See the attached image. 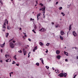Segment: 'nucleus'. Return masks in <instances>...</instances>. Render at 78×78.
Returning <instances> with one entry per match:
<instances>
[{"instance_id": "1", "label": "nucleus", "mask_w": 78, "mask_h": 78, "mask_svg": "<svg viewBox=\"0 0 78 78\" xmlns=\"http://www.w3.org/2000/svg\"><path fill=\"white\" fill-rule=\"evenodd\" d=\"M6 23L7 24H8V21L7 20H6L4 23V25L3 26V29H4L3 30V31H5V30H6Z\"/></svg>"}, {"instance_id": "2", "label": "nucleus", "mask_w": 78, "mask_h": 78, "mask_svg": "<svg viewBox=\"0 0 78 78\" xmlns=\"http://www.w3.org/2000/svg\"><path fill=\"white\" fill-rule=\"evenodd\" d=\"M37 29V27L36 25H34V29L32 30V31L35 34L36 33V32H35V30Z\"/></svg>"}, {"instance_id": "3", "label": "nucleus", "mask_w": 78, "mask_h": 78, "mask_svg": "<svg viewBox=\"0 0 78 78\" xmlns=\"http://www.w3.org/2000/svg\"><path fill=\"white\" fill-rule=\"evenodd\" d=\"M10 45L12 48H13L14 47V45L12 42H11L10 43Z\"/></svg>"}, {"instance_id": "4", "label": "nucleus", "mask_w": 78, "mask_h": 78, "mask_svg": "<svg viewBox=\"0 0 78 78\" xmlns=\"http://www.w3.org/2000/svg\"><path fill=\"white\" fill-rule=\"evenodd\" d=\"M39 31H41V32H44V31H46V29L43 27Z\"/></svg>"}, {"instance_id": "5", "label": "nucleus", "mask_w": 78, "mask_h": 78, "mask_svg": "<svg viewBox=\"0 0 78 78\" xmlns=\"http://www.w3.org/2000/svg\"><path fill=\"white\" fill-rule=\"evenodd\" d=\"M40 11H44L45 10V6H44L41 9H39Z\"/></svg>"}, {"instance_id": "6", "label": "nucleus", "mask_w": 78, "mask_h": 78, "mask_svg": "<svg viewBox=\"0 0 78 78\" xmlns=\"http://www.w3.org/2000/svg\"><path fill=\"white\" fill-rule=\"evenodd\" d=\"M58 76H60V77H63V76H64V73H61L59 74H58Z\"/></svg>"}, {"instance_id": "7", "label": "nucleus", "mask_w": 78, "mask_h": 78, "mask_svg": "<svg viewBox=\"0 0 78 78\" xmlns=\"http://www.w3.org/2000/svg\"><path fill=\"white\" fill-rule=\"evenodd\" d=\"M23 52L24 55V56H25L26 55V54L27 53V51H26V50H25V49L23 48Z\"/></svg>"}, {"instance_id": "8", "label": "nucleus", "mask_w": 78, "mask_h": 78, "mask_svg": "<svg viewBox=\"0 0 78 78\" xmlns=\"http://www.w3.org/2000/svg\"><path fill=\"white\" fill-rule=\"evenodd\" d=\"M5 42H4L3 44H1L0 46L1 47H2V48H3V47H5Z\"/></svg>"}, {"instance_id": "9", "label": "nucleus", "mask_w": 78, "mask_h": 78, "mask_svg": "<svg viewBox=\"0 0 78 78\" xmlns=\"http://www.w3.org/2000/svg\"><path fill=\"white\" fill-rule=\"evenodd\" d=\"M73 36H75V37L76 36V33H75V31H73Z\"/></svg>"}, {"instance_id": "10", "label": "nucleus", "mask_w": 78, "mask_h": 78, "mask_svg": "<svg viewBox=\"0 0 78 78\" xmlns=\"http://www.w3.org/2000/svg\"><path fill=\"white\" fill-rule=\"evenodd\" d=\"M56 53L58 55V54H59L60 53V51L58 50H57L56 51Z\"/></svg>"}, {"instance_id": "11", "label": "nucleus", "mask_w": 78, "mask_h": 78, "mask_svg": "<svg viewBox=\"0 0 78 78\" xmlns=\"http://www.w3.org/2000/svg\"><path fill=\"white\" fill-rule=\"evenodd\" d=\"M40 60L41 61V62L44 65V60H43V58H41L40 59Z\"/></svg>"}, {"instance_id": "12", "label": "nucleus", "mask_w": 78, "mask_h": 78, "mask_svg": "<svg viewBox=\"0 0 78 78\" xmlns=\"http://www.w3.org/2000/svg\"><path fill=\"white\" fill-rule=\"evenodd\" d=\"M5 61L8 62H11V59H8L7 60H5Z\"/></svg>"}, {"instance_id": "13", "label": "nucleus", "mask_w": 78, "mask_h": 78, "mask_svg": "<svg viewBox=\"0 0 78 78\" xmlns=\"http://www.w3.org/2000/svg\"><path fill=\"white\" fill-rule=\"evenodd\" d=\"M61 35H64V32L63 31L61 30Z\"/></svg>"}, {"instance_id": "14", "label": "nucleus", "mask_w": 78, "mask_h": 78, "mask_svg": "<svg viewBox=\"0 0 78 78\" xmlns=\"http://www.w3.org/2000/svg\"><path fill=\"white\" fill-rule=\"evenodd\" d=\"M39 44L41 46H43L44 45V44L41 42H40Z\"/></svg>"}, {"instance_id": "15", "label": "nucleus", "mask_w": 78, "mask_h": 78, "mask_svg": "<svg viewBox=\"0 0 78 78\" xmlns=\"http://www.w3.org/2000/svg\"><path fill=\"white\" fill-rule=\"evenodd\" d=\"M71 29H72V25H70V26L69 27V30H71Z\"/></svg>"}, {"instance_id": "16", "label": "nucleus", "mask_w": 78, "mask_h": 78, "mask_svg": "<svg viewBox=\"0 0 78 78\" xmlns=\"http://www.w3.org/2000/svg\"><path fill=\"white\" fill-rule=\"evenodd\" d=\"M57 58L58 59H59L61 58V56H60V55H58L57 56Z\"/></svg>"}, {"instance_id": "17", "label": "nucleus", "mask_w": 78, "mask_h": 78, "mask_svg": "<svg viewBox=\"0 0 78 78\" xmlns=\"http://www.w3.org/2000/svg\"><path fill=\"white\" fill-rule=\"evenodd\" d=\"M60 39L61 40H62H62H63V37H62V36H60Z\"/></svg>"}, {"instance_id": "18", "label": "nucleus", "mask_w": 78, "mask_h": 78, "mask_svg": "<svg viewBox=\"0 0 78 78\" xmlns=\"http://www.w3.org/2000/svg\"><path fill=\"white\" fill-rule=\"evenodd\" d=\"M55 73H59V71L58 70H55Z\"/></svg>"}, {"instance_id": "19", "label": "nucleus", "mask_w": 78, "mask_h": 78, "mask_svg": "<svg viewBox=\"0 0 78 78\" xmlns=\"http://www.w3.org/2000/svg\"><path fill=\"white\" fill-rule=\"evenodd\" d=\"M7 28L8 30H10V29H11V28L10 26H7Z\"/></svg>"}, {"instance_id": "20", "label": "nucleus", "mask_w": 78, "mask_h": 78, "mask_svg": "<svg viewBox=\"0 0 78 78\" xmlns=\"http://www.w3.org/2000/svg\"><path fill=\"white\" fill-rule=\"evenodd\" d=\"M67 73H65L64 74H63V76L64 77H66L67 76Z\"/></svg>"}, {"instance_id": "21", "label": "nucleus", "mask_w": 78, "mask_h": 78, "mask_svg": "<svg viewBox=\"0 0 78 78\" xmlns=\"http://www.w3.org/2000/svg\"><path fill=\"white\" fill-rule=\"evenodd\" d=\"M64 54L65 55H66V56H68V53H67V52H66L65 51H64Z\"/></svg>"}, {"instance_id": "22", "label": "nucleus", "mask_w": 78, "mask_h": 78, "mask_svg": "<svg viewBox=\"0 0 78 78\" xmlns=\"http://www.w3.org/2000/svg\"><path fill=\"white\" fill-rule=\"evenodd\" d=\"M41 16V15H40V14H38L37 15V20H39V16Z\"/></svg>"}, {"instance_id": "23", "label": "nucleus", "mask_w": 78, "mask_h": 78, "mask_svg": "<svg viewBox=\"0 0 78 78\" xmlns=\"http://www.w3.org/2000/svg\"><path fill=\"white\" fill-rule=\"evenodd\" d=\"M5 57H6V58H8V57H9V56L6 54L5 55Z\"/></svg>"}, {"instance_id": "24", "label": "nucleus", "mask_w": 78, "mask_h": 78, "mask_svg": "<svg viewBox=\"0 0 78 78\" xmlns=\"http://www.w3.org/2000/svg\"><path fill=\"white\" fill-rule=\"evenodd\" d=\"M9 35V33H7L6 34V37H8V36Z\"/></svg>"}, {"instance_id": "25", "label": "nucleus", "mask_w": 78, "mask_h": 78, "mask_svg": "<svg viewBox=\"0 0 78 78\" xmlns=\"http://www.w3.org/2000/svg\"><path fill=\"white\" fill-rule=\"evenodd\" d=\"M61 14H62L63 16H65V14H64V13L62 12L61 13Z\"/></svg>"}, {"instance_id": "26", "label": "nucleus", "mask_w": 78, "mask_h": 78, "mask_svg": "<svg viewBox=\"0 0 78 78\" xmlns=\"http://www.w3.org/2000/svg\"><path fill=\"white\" fill-rule=\"evenodd\" d=\"M36 65L37 66H39V63H37L36 64Z\"/></svg>"}, {"instance_id": "27", "label": "nucleus", "mask_w": 78, "mask_h": 78, "mask_svg": "<svg viewBox=\"0 0 78 78\" xmlns=\"http://www.w3.org/2000/svg\"><path fill=\"white\" fill-rule=\"evenodd\" d=\"M27 35H24V36H23V38H25L26 37H27Z\"/></svg>"}, {"instance_id": "28", "label": "nucleus", "mask_w": 78, "mask_h": 78, "mask_svg": "<svg viewBox=\"0 0 78 78\" xmlns=\"http://www.w3.org/2000/svg\"><path fill=\"white\" fill-rule=\"evenodd\" d=\"M16 55H15L14 57V59H16H16H17V58H16Z\"/></svg>"}, {"instance_id": "29", "label": "nucleus", "mask_w": 78, "mask_h": 78, "mask_svg": "<svg viewBox=\"0 0 78 78\" xmlns=\"http://www.w3.org/2000/svg\"><path fill=\"white\" fill-rule=\"evenodd\" d=\"M59 10H61V9H62V7H60L59 8Z\"/></svg>"}, {"instance_id": "30", "label": "nucleus", "mask_w": 78, "mask_h": 78, "mask_svg": "<svg viewBox=\"0 0 78 78\" xmlns=\"http://www.w3.org/2000/svg\"><path fill=\"white\" fill-rule=\"evenodd\" d=\"M18 52L19 53H22V51L21 50H20V51H18Z\"/></svg>"}, {"instance_id": "31", "label": "nucleus", "mask_w": 78, "mask_h": 78, "mask_svg": "<svg viewBox=\"0 0 78 78\" xmlns=\"http://www.w3.org/2000/svg\"><path fill=\"white\" fill-rule=\"evenodd\" d=\"M16 64V63L15 62V61H13L12 62V64Z\"/></svg>"}, {"instance_id": "32", "label": "nucleus", "mask_w": 78, "mask_h": 78, "mask_svg": "<svg viewBox=\"0 0 78 78\" xmlns=\"http://www.w3.org/2000/svg\"><path fill=\"white\" fill-rule=\"evenodd\" d=\"M49 45H50V43H47V44H46V45H47V46H49Z\"/></svg>"}, {"instance_id": "33", "label": "nucleus", "mask_w": 78, "mask_h": 78, "mask_svg": "<svg viewBox=\"0 0 78 78\" xmlns=\"http://www.w3.org/2000/svg\"><path fill=\"white\" fill-rule=\"evenodd\" d=\"M46 68V69H49V67H48V66H45Z\"/></svg>"}, {"instance_id": "34", "label": "nucleus", "mask_w": 78, "mask_h": 78, "mask_svg": "<svg viewBox=\"0 0 78 78\" xmlns=\"http://www.w3.org/2000/svg\"><path fill=\"white\" fill-rule=\"evenodd\" d=\"M40 5L41 6H44V4H42V3H40Z\"/></svg>"}, {"instance_id": "35", "label": "nucleus", "mask_w": 78, "mask_h": 78, "mask_svg": "<svg viewBox=\"0 0 78 78\" xmlns=\"http://www.w3.org/2000/svg\"><path fill=\"white\" fill-rule=\"evenodd\" d=\"M34 19H32V18H31L30 20H33V21H34Z\"/></svg>"}, {"instance_id": "36", "label": "nucleus", "mask_w": 78, "mask_h": 78, "mask_svg": "<svg viewBox=\"0 0 78 78\" xmlns=\"http://www.w3.org/2000/svg\"><path fill=\"white\" fill-rule=\"evenodd\" d=\"M0 2L1 3V4H2V5H3V2L2 1H0Z\"/></svg>"}, {"instance_id": "37", "label": "nucleus", "mask_w": 78, "mask_h": 78, "mask_svg": "<svg viewBox=\"0 0 78 78\" xmlns=\"http://www.w3.org/2000/svg\"><path fill=\"white\" fill-rule=\"evenodd\" d=\"M16 41H12V42H13V43H15V42H16Z\"/></svg>"}, {"instance_id": "38", "label": "nucleus", "mask_w": 78, "mask_h": 78, "mask_svg": "<svg viewBox=\"0 0 78 78\" xmlns=\"http://www.w3.org/2000/svg\"><path fill=\"white\" fill-rule=\"evenodd\" d=\"M34 49H35V50H37V46L35 47L34 48Z\"/></svg>"}, {"instance_id": "39", "label": "nucleus", "mask_w": 78, "mask_h": 78, "mask_svg": "<svg viewBox=\"0 0 78 78\" xmlns=\"http://www.w3.org/2000/svg\"><path fill=\"white\" fill-rule=\"evenodd\" d=\"M36 5H37L38 3H37V1H36Z\"/></svg>"}, {"instance_id": "40", "label": "nucleus", "mask_w": 78, "mask_h": 78, "mask_svg": "<svg viewBox=\"0 0 78 78\" xmlns=\"http://www.w3.org/2000/svg\"><path fill=\"white\" fill-rule=\"evenodd\" d=\"M16 66H19V64H16Z\"/></svg>"}, {"instance_id": "41", "label": "nucleus", "mask_w": 78, "mask_h": 78, "mask_svg": "<svg viewBox=\"0 0 78 78\" xmlns=\"http://www.w3.org/2000/svg\"><path fill=\"white\" fill-rule=\"evenodd\" d=\"M35 50H36L35 49H33V51H34V52L35 51Z\"/></svg>"}, {"instance_id": "42", "label": "nucleus", "mask_w": 78, "mask_h": 78, "mask_svg": "<svg viewBox=\"0 0 78 78\" xmlns=\"http://www.w3.org/2000/svg\"><path fill=\"white\" fill-rule=\"evenodd\" d=\"M58 2H56L55 5H58Z\"/></svg>"}, {"instance_id": "43", "label": "nucleus", "mask_w": 78, "mask_h": 78, "mask_svg": "<svg viewBox=\"0 0 78 78\" xmlns=\"http://www.w3.org/2000/svg\"><path fill=\"white\" fill-rule=\"evenodd\" d=\"M29 57H30V53H28V58H29Z\"/></svg>"}, {"instance_id": "44", "label": "nucleus", "mask_w": 78, "mask_h": 78, "mask_svg": "<svg viewBox=\"0 0 78 78\" xmlns=\"http://www.w3.org/2000/svg\"><path fill=\"white\" fill-rule=\"evenodd\" d=\"M67 61H68L67 59H65V61H66V62H67Z\"/></svg>"}, {"instance_id": "45", "label": "nucleus", "mask_w": 78, "mask_h": 78, "mask_svg": "<svg viewBox=\"0 0 78 78\" xmlns=\"http://www.w3.org/2000/svg\"><path fill=\"white\" fill-rule=\"evenodd\" d=\"M51 24H52V25H54L55 24V23H53V22H52L51 23Z\"/></svg>"}, {"instance_id": "46", "label": "nucleus", "mask_w": 78, "mask_h": 78, "mask_svg": "<svg viewBox=\"0 0 78 78\" xmlns=\"http://www.w3.org/2000/svg\"><path fill=\"white\" fill-rule=\"evenodd\" d=\"M55 27H56V28H58V25L56 26H55Z\"/></svg>"}, {"instance_id": "47", "label": "nucleus", "mask_w": 78, "mask_h": 78, "mask_svg": "<svg viewBox=\"0 0 78 78\" xmlns=\"http://www.w3.org/2000/svg\"><path fill=\"white\" fill-rule=\"evenodd\" d=\"M76 75H75L73 77L75 78V77H76Z\"/></svg>"}, {"instance_id": "48", "label": "nucleus", "mask_w": 78, "mask_h": 78, "mask_svg": "<svg viewBox=\"0 0 78 78\" xmlns=\"http://www.w3.org/2000/svg\"><path fill=\"white\" fill-rule=\"evenodd\" d=\"M9 74H10V76L11 77V73H10Z\"/></svg>"}, {"instance_id": "49", "label": "nucleus", "mask_w": 78, "mask_h": 78, "mask_svg": "<svg viewBox=\"0 0 78 78\" xmlns=\"http://www.w3.org/2000/svg\"><path fill=\"white\" fill-rule=\"evenodd\" d=\"M46 53H48V50L46 51Z\"/></svg>"}, {"instance_id": "50", "label": "nucleus", "mask_w": 78, "mask_h": 78, "mask_svg": "<svg viewBox=\"0 0 78 78\" xmlns=\"http://www.w3.org/2000/svg\"><path fill=\"white\" fill-rule=\"evenodd\" d=\"M1 52H2V51H3V50L1 49Z\"/></svg>"}, {"instance_id": "51", "label": "nucleus", "mask_w": 78, "mask_h": 78, "mask_svg": "<svg viewBox=\"0 0 78 78\" xmlns=\"http://www.w3.org/2000/svg\"><path fill=\"white\" fill-rule=\"evenodd\" d=\"M23 33L24 34V35H26V33H24V32H23Z\"/></svg>"}, {"instance_id": "52", "label": "nucleus", "mask_w": 78, "mask_h": 78, "mask_svg": "<svg viewBox=\"0 0 78 78\" xmlns=\"http://www.w3.org/2000/svg\"><path fill=\"white\" fill-rule=\"evenodd\" d=\"M11 73V74H12V73H14L12 72H11V73Z\"/></svg>"}, {"instance_id": "53", "label": "nucleus", "mask_w": 78, "mask_h": 78, "mask_svg": "<svg viewBox=\"0 0 78 78\" xmlns=\"http://www.w3.org/2000/svg\"><path fill=\"white\" fill-rule=\"evenodd\" d=\"M22 30V28H20L19 30Z\"/></svg>"}, {"instance_id": "54", "label": "nucleus", "mask_w": 78, "mask_h": 78, "mask_svg": "<svg viewBox=\"0 0 78 78\" xmlns=\"http://www.w3.org/2000/svg\"><path fill=\"white\" fill-rule=\"evenodd\" d=\"M52 69L54 70H55V68H54L53 67H52Z\"/></svg>"}, {"instance_id": "55", "label": "nucleus", "mask_w": 78, "mask_h": 78, "mask_svg": "<svg viewBox=\"0 0 78 78\" xmlns=\"http://www.w3.org/2000/svg\"><path fill=\"white\" fill-rule=\"evenodd\" d=\"M45 16H44V18H45Z\"/></svg>"}, {"instance_id": "56", "label": "nucleus", "mask_w": 78, "mask_h": 78, "mask_svg": "<svg viewBox=\"0 0 78 78\" xmlns=\"http://www.w3.org/2000/svg\"><path fill=\"white\" fill-rule=\"evenodd\" d=\"M77 59H78V56H77Z\"/></svg>"}, {"instance_id": "57", "label": "nucleus", "mask_w": 78, "mask_h": 78, "mask_svg": "<svg viewBox=\"0 0 78 78\" xmlns=\"http://www.w3.org/2000/svg\"><path fill=\"white\" fill-rule=\"evenodd\" d=\"M2 62V60H1V62Z\"/></svg>"}, {"instance_id": "58", "label": "nucleus", "mask_w": 78, "mask_h": 78, "mask_svg": "<svg viewBox=\"0 0 78 78\" xmlns=\"http://www.w3.org/2000/svg\"><path fill=\"white\" fill-rule=\"evenodd\" d=\"M45 12L44 11V12H43V13H44V14H45Z\"/></svg>"}, {"instance_id": "59", "label": "nucleus", "mask_w": 78, "mask_h": 78, "mask_svg": "<svg viewBox=\"0 0 78 78\" xmlns=\"http://www.w3.org/2000/svg\"><path fill=\"white\" fill-rule=\"evenodd\" d=\"M43 16H45V14H44H44H43Z\"/></svg>"}, {"instance_id": "60", "label": "nucleus", "mask_w": 78, "mask_h": 78, "mask_svg": "<svg viewBox=\"0 0 78 78\" xmlns=\"http://www.w3.org/2000/svg\"><path fill=\"white\" fill-rule=\"evenodd\" d=\"M37 6V4H36L35 5V6Z\"/></svg>"}, {"instance_id": "61", "label": "nucleus", "mask_w": 78, "mask_h": 78, "mask_svg": "<svg viewBox=\"0 0 78 78\" xmlns=\"http://www.w3.org/2000/svg\"><path fill=\"white\" fill-rule=\"evenodd\" d=\"M28 41H30V38H29V39H28Z\"/></svg>"}, {"instance_id": "62", "label": "nucleus", "mask_w": 78, "mask_h": 78, "mask_svg": "<svg viewBox=\"0 0 78 78\" xmlns=\"http://www.w3.org/2000/svg\"><path fill=\"white\" fill-rule=\"evenodd\" d=\"M74 48H75L76 49V47H75Z\"/></svg>"}, {"instance_id": "63", "label": "nucleus", "mask_w": 78, "mask_h": 78, "mask_svg": "<svg viewBox=\"0 0 78 78\" xmlns=\"http://www.w3.org/2000/svg\"><path fill=\"white\" fill-rule=\"evenodd\" d=\"M30 42L31 41V39H30Z\"/></svg>"}, {"instance_id": "64", "label": "nucleus", "mask_w": 78, "mask_h": 78, "mask_svg": "<svg viewBox=\"0 0 78 78\" xmlns=\"http://www.w3.org/2000/svg\"><path fill=\"white\" fill-rule=\"evenodd\" d=\"M27 47H29V45H27Z\"/></svg>"}]
</instances>
